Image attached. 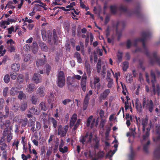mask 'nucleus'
<instances>
[{
  "instance_id": "obj_1",
  "label": "nucleus",
  "mask_w": 160,
  "mask_h": 160,
  "mask_svg": "<svg viewBox=\"0 0 160 160\" xmlns=\"http://www.w3.org/2000/svg\"><path fill=\"white\" fill-rule=\"evenodd\" d=\"M151 35V33L149 31L142 32L141 33L142 38H138L135 39L133 42V45L134 46L136 47L138 42H142L144 49V53L147 57L150 59V64L153 65L155 62H156L160 66V57H158L157 56V53L155 52L152 53L154 58L152 59L151 55L149 54L148 48L146 46L145 41L146 40L149 38Z\"/></svg>"
},
{
  "instance_id": "obj_2",
  "label": "nucleus",
  "mask_w": 160,
  "mask_h": 160,
  "mask_svg": "<svg viewBox=\"0 0 160 160\" xmlns=\"http://www.w3.org/2000/svg\"><path fill=\"white\" fill-rule=\"evenodd\" d=\"M78 82L75 78L71 76H68L67 78L66 83L68 89L72 92L78 86Z\"/></svg>"
},
{
  "instance_id": "obj_3",
  "label": "nucleus",
  "mask_w": 160,
  "mask_h": 160,
  "mask_svg": "<svg viewBox=\"0 0 160 160\" xmlns=\"http://www.w3.org/2000/svg\"><path fill=\"white\" fill-rule=\"evenodd\" d=\"M142 106L143 108H146L148 109L150 112H152L154 104L152 100H149L148 98H146L145 97H144Z\"/></svg>"
},
{
  "instance_id": "obj_4",
  "label": "nucleus",
  "mask_w": 160,
  "mask_h": 160,
  "mask_svg": "<svg viewBox=\"0 0 160 160\" xmlns=\"http://www.w3.org/2000/svg\"><path fill=\"white\" fill-rule=\"evenodd\" d=\"M92 138V134L91 132L90 134L88 132H87L85 135H82L79 138V141L83 145L85 144L86 142L87 144L91 143Z\"/></svg>"
},
{
  "instance_id": "obj_5",
  "label": "nucleus",
  "mask_w": 160,
  "mask_h": 160,
  "mask_svg": "<svg viewBox=\"0 0 160 160\" xmlns=\"http://www.w3.org/2000/svg\"><path fill=\"white\" fill-rule=\"evenodd\" d=\"M126 24L124 21H117L116 22L115 25H113V27H115L116 33L118 35V38H120L122 36L121 32H119L118 30L119 28H121V31L122 30L125 28ZM119 39V38H118Z\"/></svg>"
},
{
  "instance_id": "obj_6",
  "label": "nucleus",
  "mask_w": 160,
  "mask_h": 160,
  "mask_svg": "<svg viewBox=\"0 0 160 160\" xmlns=\"http://www.w3.org/2000/svg\"><path fill=\"white\" fill-rule=\"evenodd\" d=\"M53 33L49 34L48 35V41L49 44L52 45L53 43L54 44H57L58 41V36L56 33V30L54 29L52 31Z\"/></svg>"
},
{
  "instance_id": "obj_7",
  "label": "nucleus",
  "mask_w": 160,
  "mask_h": 160,
  "mask_svg": "<svg viewBox=\"0 0 160 160\" xmlns=\"http://www.w3.org/2000/svg\"><path fill=\"white\" fill-rule=\"evenodd\" d=\"M57 81L58 86L60 88H62L65 85V77L63 71H61L59 72Z\"/></svg>"
},
{
  "instance_id": "obj_8",
  "label": "nucleus",
  "mask_w": 160,
  "mask_h": 160,
  "mask_svg": "<svg viewBox=\"0 0 160 160\" xmlns=\"http://www.w3.org/2000/svg\"><path fill=\"white\" fill-rule=\"evenodd\" d=\"M68 128V125H65L63 128H62V125H59L58 128V135H61V137H64L66 136Z\"/></svg>"
},
{
  "instance_id": "obj_9",
  "label": "nucleus",
  "mask_w": 160,
  "mask_h": 160,
  "mask_svg": "<svg viewBox=\"0 0 160 160\" xmlns=\"http://www.w3.org/2000/svg\"><path fill=\"white\" fill-rule=\"evenodd\" d=\"M150 75L151 78V82L152 87V91L153 94L155 95L156 93V90L155 89V83L156 82V77L155 73L152 70L151 71Z\"/></svg>"
},
{
  "instance_id": "obj_10",
  "label": "nucleus",
  "mask_w": 160,
  "mask_h": 160,
  "mask_svg": "<svg viewBox=\"0 0 160 160\" xmlns=\"http://www.w3.org/2000/svg\"><path fill=\"white\" fill-rule=\"evenodd\" d=\"M90 99V97L88 96V94H86L84 99L83 103L82 109L83 110L85 111L87 108Z\"/></svg>"
},
{
  "instance_id": "obj_11",
  "label": "nucleus",
  "mask_w": 160,
  "mask_h": 160,
  "mask_svg": "<svg viewBox=\"0 0 160 160\" xmlns=\"http://www.w3.org/2000/svg\"><path fill=\"white\" fill-rule=\"evenodd\" d=\"M32 80L37 83H38L42 82L41 76L37 73H34Z\"/></svg>"
},
{
  "instance_id": "obj_12",
  "label": "nucleus",
  "mask_w": 160,
  "mask_h": 160,
  "mask_svg": "<svg viewBox=\"0 0 160 160\" xmlns=\"http://www.w3.org/2000/svg\"><path fill=\"white\" fill-rule=\"evenodd\" d=\"M110 92V90L109 89L105 90L102 93L100 94L99 97L100 99L101 100H105L107 97Z\"/></svg>"
},
{
  "instance_id": "obj_13",
  "label": "nucleus",
  "mask_w": 160,
  "mask_h": 160,
  "mask_svg": "<svg viewBox=\"0 0 160 160\" xmlns=\"http://www.w3.org/2000/svg\"><path fill=\"white\" fill-rule=\"evenodd\" d=\"M45 88L41 86L38 88L37 91V94L38 96L43 97L45 95L44 90Z\"/></svg>"
},
{
  "instance_id": "obj_14",
  "label": "nucleus",
  "mask_w": 160,
  "mask_h": 160,
  "mask_svg": "<svg viewBox=\"0 0 160 160\" xmlns=\"http://www.w3.org/2000/svg\"><path fill=\"white\" fill-rule=\"evenodd\" d=\"M54 97L52 93H51L48 96V98H47V100L48 102L50 104H51V108H53V102L54 100Z\"/></svg>"
},
{
  "instance_id": "obj_15",
  "label": "nucleus",
  "mask_w": 160,
  "mask_h": 160,
  "mask_svg": "<svg viewBox=\"0 0 160 160\" xmlns=\"http://www.w3.org/2000/svg\"><path fill=\"white\" fill-rule=\"evenodd\" d=\"M141 7L140 5L137 6L135 10L134 11L132 12L130 15L132 14H135L138 17H139L141 15L140 12Z\"/></svg>"
},
{
  "instance_id": "obj_16",
  "label": "nucleus",
  "mask_w": 160,
  "mask_h": 160,
  "mask_svg": "<svg viewBox=\"0 0 160 160\" xmlns=\"http://www.w3.org/2000/svg\"><path fill=\"white\" fill-rule=\"evenodd\" d=\"M38 43L42 51L45 52L48 51V48L45 43H44L42 41H39Z\"/></svg>"
},
{
  "instance_id": "obj_17",
  "label": "nucleus",
  "mask_w": 160,
  "mask_h": 160,
  "mask_svg": "<svg viewBox=\"0 0 160 160\" xmlns=\"http://www.w3.org/2000/svg\"><path fill=\"white\" fill-rule=\"evenodd\" d=\"M136 108L138 111L141 112L142 111V106L141 103L139 102V100L138 98H137L135 102Z\"/></svg>"
},
{
  "instance_id": "obj_18",
  "label": "nucleus",
  "mask_w": 160,
  "mask_h": 160,
  "mask_svg": "<svg viewBox=\"0 0 160 160\" xmlns=\"http://www.w3.org/2000/svg\"><path fill=\"white\" fill-rule=\"evenodd\" d=\"M85 67L86 70L87 74L90 76L91 73V68L90 64L87 61L85 62Z\"/></svg>"
},
{
  "instance_id": "obj_19",
  "label": "nucleus",
  "mask_w": 160,
  "mask_h": 160,
  "mask_svg": "<svg viewBox=\"0 0 160 160\" xmlns=\"http://www.w3.org/2000/svg\"><path fill=\"white\" fill-rule=\"evenodd\" d=\"M20 68V65L18 63H13L11 66V69L14 72L18 71Z\"/></svg>"
},
{
  "instance_id": "obj_20",
  "label": "nucleus",
  "mask_w": 160,
  "mask_h": 160,
  "mask_svg": "<svg viewBox=\"0 0 160 160\" xmlns=\"http://www.w3.org/2000/svg\"><path fill=\"white\" fill-rule=\"evenodd\" d=\"M154 155V158L156 159H159L160 158V146L155 150Z\"/></svg>"
},
{
  "instance_id": "obj_21",
  "label": "nucleus",
  "mask_w": 160,
  "mask_h": 160,
  "mask_svg": "<svg viewBox=\"0 0 160 160\" xmlns=\"http://www.w3.org/2000/svg\"><path fill=\"white\" fill-rule=\"evenodd\" d=\"M45 62V60L42 59H37L36 62L37 67L39 68L40 66L43 65Z\"/></svg>"
},
{
  "instance_id": "obj_22",
  "label": "nucleus",
  "mask_w": 160,
  "mask_h": 160,
  "mask_svg": "<svg viewBox=\"0 0 160 160\" xmlns=\"http://www.w3.org/2000/svg\"><path fill=\"white\" fill-rule=\"evenodd\" d=\"M38 108L36 107H31L29 110L28 113L31 114H35L38 115L39 112H38Z\"/></svg>"
},
{
  "instance_id": "obj_23",
  "label": "nucleus",
  "mask_w": 160,
  "mask_h": 160,
  "mask_svg": "<svg viewBox=\"0 0 160 160\" xmlns=\"http://www.w3.org/2000/svg\"><path fill=\"white\" fill-rule=\"evenodd\" d=\"M19 92L18 88L17 87H12L10 91V94L12 96H14L17 94Z\"/></svg>"
},
{
  "instance_id": "obj_24",
  "label": "nucleus",
  "mask_w": 160,
  "mask_h": 160,
  "mask_svg": "<svg viewBox=\"0 0 160 160\" xmlns=\"http://www.w3.org/2000/svg\"><path fill=\"white\" fill-rule=\"evenodd\" d=\"M35 88L34 84L30 83L28 86L27 90L28 92L31 93L34 90Z\"/></svg>"
},
{
  "instance_id": "obj_25",
  "label": "nucleus",
  "mask_w": 160,
  "mask_h": 160,
  "mask_svg": "<svg viewBox=\"0 0 160 160\" xmlns=\"http://www.w3.org/2000/svg\"><path fill=\"white\" fill-rule=\"evenodd\" d=\"M86 82L87 81L81 80L80 82V86L84 92H85L86 90Z\"/></svg>"
},
{
  "instance_id": "obj_26",
  "label": "nucleus",
  "mask_w": 160,
  "mask_h": 160,
  "mask_svg": "<svg viewBox=\"0 0 160 160\" xmlns=\"http://www.w3.org/2000/svg\"><path fill=\"white\" fill-rule=\"evenodd\" d=\"M74 57L77 58V61L79 63H82V59L80 54L79 52H76L74 54Z\"/></svg>"
},
{
  "instance_id": "obj_27",
  "label": "nucleus",
  "mask_w": 160,
  "mask_h": 160,
  "mask_svg": "<svg viewBox=\"0 0 160 160\" xmlns=\"http://www.w3.org/2000/svg\"><path fill=\"white\" fill-rule=\"evenodd\" d=\"M146 130L147 131L145 134L142 135V137L143 140H146L147 139L150 135V128H146Z\"/></svg>"
},
{
  "instance_id": "obj_28",
  "label": "nucleus",
  "mask_w": 160,
  "mask_h": 160,
  "mask_svg": "<svg viewBox=\"0 0 160 160\" xmlns=\"http://www.w3.org/2000/svg\"><path fill=\"white\" fill-rule=\"evenodd\" d=\"M28 122V120L27 118H25L23 119H22L21 121V127L22 128L25 127L27 124Z\"/></svg>"
},
{
  "instance_id": "obj_29",
  "label": "nucleus",
  "mask_w": 160,
  "mask_h": 160,
  "mask_svg": "<svg viewBox=\"0 0 160 160\" xmlns=\"http://www.w3.org/2000/svg\"><path fill=\"white\" fill-rule=\"evenodd\" d=\"M118 7L116 5H111L110 7L111 13L113 14H116L117 11Z\"/></svg>"
},
{
  "instance_id": "obj_30",
  "label": "nucleus",
  "mask_w": 160,
  "mask_h": 160,
  "mask_svg": "<svg viewBox=\"0 0 160 160\" xmlns=\"http://www.w3.org/2000/svg\"><path fill=\"white\" fill-rule=\"evenodd\" d=\"M148 122V119L147 116L145 118H143L142 119L141 124L142 126H147Z\"/></svg>"
},
{
  "instance_id": "obj_31",
  "label": "nucleus",
  "mask_w": 160,
  "mask_h": 160,
  "mask_svg": "<svg viewBox=\"0 0 160 160\" xmlns=\"http://www.w3.org/2000/svg\"><path fill=\"white\" fill-rule=\"evenodd\" d=\"M150 141H148L147 142L146 144L144 145L143 146V151L146 153H147L148 152V147L149 146L150 144Z\"/></svg>"
},
{
  "instance_id": "obj_32",
  "label": "nucleus",
  "mask_w": 160,
  "mask_h": 160,
  "mask_svg": "<svg viewBox=\"0 0 160 160\" xmlns=\"http://www.w3.org/2000/svg\"><path fill=\"white\" fill-rule=\"evenodd\" d=\"M9 111L8 107L6 106L4 109L5 113L4 115H3V117L4 118H6L8 117L9 114Z\"/></svg>"
},
{
  "instance_id": "obj_33",
  "label": "nucleus",
  "mask_w": 160,
  "mask_h": 160,
  "mask_svg": "<svg viewBox=\"0 0 160 160\" xmlns=\"http://www.w3.org/2000/svg\"><path fill=\"white\" fill-rule=\"evenodd\" d=\"M27 108V103L25 102H23L21 105L20 109L22 111H23L26 110Z\"/></svg>"
},
{
  "instance_id": "obj_34",
  "label": "nucleus",
  "mask_w": 160,
  "mask_h": 160,
  "mask_svg": "<svg viewBox=\"0 0 160 160\" xmlns=\"http://www.w3.org/2000/svg\"><path fill=\"white\" fill-rule=\"evenodd\" d=\"M17 80L18 83H22L24 80L23 75L21 74H19L17 78Z\"/></svg>"
},
{
  "instance_id": "obj_35",
  "label": "nucleus",
  "mask_w": 160,
  "mask_h": 160,
  "mask_svg": "<svg viewBox=\"0 0 160 160\" xmlns=\"http://www.w3.org/2000/svg\"><path fill=\"white\" fill-rule=\"evenodd\" d=\"M11 133L12 132L11 130H9L8 128H5L3 131V135L4 137H6Z\"/></svg>"
},
{
  "instance_id": "obj_36",
  "label": "nucleus",
  "mask_w": 160,
  "mask_h": 160,
  "mask_svg": "<svg viewBox=\"0 0 160 160\" xmlns=\"http://www.w3.org/2000/svg\"><path fill=\"white\" fill-rule=\"evenodd\" d=\"M128 62H123L122 64V69L124 71H126L128 68Z\"/></svg>"
},
{
  "instance_id": "obj_37",
  "label": "nucleus",
  "mask_w": 160,
  "mask_h": 160,
  "mask_svg": "<svg viewBox=\"0 0 160 160\" xmlns=\"http://www.w3.org/2000/svg\"><path fill=\"white\" fill-rule=\"evenodd\" d=\"M50 120L52 123L53 127L55 128H56L57 126V121L54 118H51Z\"/></svg>"
},
{
  "instance_id": "obj_38",
  "label": "nucleus",
  "mask_w": 160,
  "mask_h": 160,
  "mask_svg": "<svg viewBox=\"0 0 160 160\" xmlns=\"http://www.w3.org/2000/svg\"><path fill=\"white\" fill-rule=\"evenodd\" d=\"M3 80L6 83H8L10 81V76L8 74H7L4 77Z\"/></svg>"
},
{
  "instance_id": "obj_39",
  "label": "nucleus",
  "mask_w": 160,
  "mask_h": 160,
  "mask_svg": "<svg viewBox=\"0 0 160 160\" xmlns=\"http://www.w3.org/2000/svg\"><path fill=\"white\" fill-rule=\"evenodd\" d=\"M40 107L42 110L46 111L47 110V108L45 104L43 102H41L40 104Z\"/></svg>"
},
{
  "instance_id": "obj_40",
  "label": "nucleus",
  "mask_w": 160,
  "mask_h": 160,
  "mask_svg": "<svg viewBox=\"0 0 160 160\" xmlns=\"http://www.w3.org/2000/svg\"><path fill=\"white\" fill-rule=\"evenodd\" d=\"M94 88L97 90V93L98 94V91L100 90L101 87V84L100 83H96L93 84Z\"/></svg>"
},
{
  "instance_id": "obj_41",
  "label": "nucleus",
  "mask_w": 160,
  "mask_h": 160,
  "mask_svg": "<svg viewBox=\"0 0 160 160\" xmlns=\"http://www.w3.org/2000/svg\"><path fill=\"white\" fill-rule=\"evenodd\" d=\"M119 10L122 12H127V9L126 7L123 5H121L119 8Z\"/></svg>"
},
{
  "instance_id": "obj_42",
  "label": "nucleus",
  "mask_w": 160,
  "mask_h": 160,
  "mask_svg": "<svg viewBox=\"0 0 160 160\" xmlns=\"http://www.w3.org/2000/svg\"><path fill=\"white\" fill-rule=\"evenodd\" d=\"M93 118V116L92 115H91L90 116L88 119H87L86 126L87 127H88L89 126L92 120V118Z\"/></svg>"
},
{
  "instance_id": "obj_43",
  "label": "nucleus",
  "mask_w": 160,
  "mask_h": 160,
  "mask_svg": "<svg viewBox=\"0 0 160 160\" xmlns=\"http://www.w3.org/2000/svg\"><path fill=\"white\" fill-rule=\"evenodd\" d=\"M84 154L86 158H92V156L91 154V150H89L88 152H84Z\"/></svg>"
},
{
  "instance_id": "obj_44",
  "label": "nucleus",
  "mask_w": 160,
  "mask_h": 160,
  "mask_svg": "<svg viewBox=\"0 0 160 160\" xmlns=\"http://www.w3.org/2000/svg\"><path fill=\"white\" fill-rule=\"evenodd\" d=\"M42 39L43 40L45 41L47 39L46 32L45 30L42 29L41 30Z\"/></svg>"
},
{
  "instance_id": "obj_45",
  "label": "nucleus",
  "mask_w": 160,
  "mask_h": 160,
  "mask_svg": "<svg viewBox=\"0 0 160 160\" xmlns=\"http://www.w3.org/2000/svg\"><path fill=\"white\" fill-rule=\"evenodd\" d=\"M5 103L4 100L3 98L0 99V110H2L3 108L4 104Z\"/></svg>"
},
{
  "instance_id": "obj_46",
  "label": "nucleus",
  "mask_w": 160,
  "mask_h": 160,
  "mask_svg": "<svg viewBox=\"0 0 160 160\" xmlns=\"http://www.w3.org/2000/svg\"><path fill=\"white\" fill-rule=\"evenodd\" d=\"M118 57V62L119 63L121 62L122 60V52H118L117 55Z\"/></svg>"
},
{
  "instance_id": "obj_47",
  "label": "nucleus",
  "mask_w": 160,
  "mask_h": 160,
  "mask_svg": "<svg viewBox=\"0 0 160 160\" xmlns=\"http://www.w3.org/2000/svg\"><path fill=\"white\" fill-rule=\"evenodd\" d=\"M0 145H1L0 147V149L2 151L4 150L8 147L7 145L5 142L0 144Z\"/></svg>"
},
{
  "instance_id": "obj_48",
  "label": "nucleus",
  "mask_w": 160,
  "mask_h": 160,
  "mask_svg": "<svg viewBox=\"0 0 160 160\" xmlns=\"http://www.w3.org/2000/svg\"><path fill=\"white\" fill-rule=\"evenodd\" d=\"M59 151L60 152L62 153H64L67 152L68 151V147L67 146H65L63 148L62 147L59 148Z\"/></svg>"
},
{
  "instance_id": "obj_49",
  "label": "nucleus",
  "mask_w": 160,
  "mask_h": 160,
  "mask_svg": "<svg viewBox=\"0 0 160 160\" xmlns=\"http://www.w3.org/2000/svg\"><path fill=\"white\" fill-rule=\"evenodd\" d=\"M31 57V56L29 54H25L24 56V61L27 62L30 60V59Z\"/></svg>"
},
{
  "instance_id": "obj_50",
  "label": "nucleus",
  "mask_w": 160,
  "mask_h": 160,
  "mask_svg": "<svg viewBox=\"0 0 160 160\" xmlns=\"http://www.w3.org/2000/svg\"><path fill=\"white\" fill-rule=\"evenodd\" d=\"M12 133H10L8 135H7V141L8 142H9L12 139Z\"/></svg>"
},
{
  "instance_id": "obj_51",
  "label": "nucleus",
  "mask_w": 160,
  "mask_h": 160,
  "mask_svg": "<svg viewBox=\"0 0 160 160\" xmlns=\"http://www.w3.org/2000/svg\"><path fill=\"white\" fill-rule=\"evenodd\" d=\"M72 101L70 99H66L62 101V102L63 104L64 105H66L68 103H69L70 102Z\"/></svg>"
},
{
  "instance_id": "obj_52",
  "label": "nucleus",
  "mask_w": 160,
  "mask_h": 160,
  "mask_svg": "<svg viewBox=\"0 0 160 160\" xmlns=\"http://www.w3.org/2000/svg\"><path fill=\"white\" fill-rule=\"evenodd\" d=\"M114 153V152H113L112 151L110 150L107 154L105 157L106 158H108V157H112Z\"/></svg>"
},
{
  "instance_id": "obj_53",
  "label": "nucleus",
  "mask_w": 160,
  "mask_h": 160,
  "mask_svg": "<svg viewBox=\"0 0 160 160\" xmlns=\"http://www.w3.org/2000/svg\"><path fill=\"white\" fill-rule=\"evenodd\" d=\"M102 69L101 72L103 76V78H104L106 74V68L105 66L104 65L102 66Z\"/></svg>"
},
{
  "instance_id": "obj_54",
  "label": "nucleus",
  "mask_w": 160,
  "mask_h": 160,
  "mask_svg": "<svg viewBox=\"0 0 160 160\" xmlns=\"http://www.w3.org/2000/svg\"><path fill=\"white\" fill-rule=\"evenodd\" d=\"M8 33L9 34H11L14 31V27L13 26H11L10 28H8Z\"/></svg>"
},
{
  "instance_id": "obj_55",
  "label": "nucleus",
  "mask_w": 160,
  "mask_h": 160,
  "mask_svg": "<svg viewBox=\"0 0 160 160\" xmlns=\"http://www.w3.org/2000/svg\"><path fill=\"white\" fill-rule=\"evenodd\" d=\"M100 79L99 77H95L93 79V84L100 83Z\"/></svg>"
},
{
  "instance_id": "obj_56",
  "label": "nucleus",
  "mask_w": 160,
  "mask_h": 160,
  "mask_svg": "<svg viewBox=\"0 0 160 160\" xmlns=\"http://www.w3.org/2000/svg\"><path fill=\"white\" fill-rule=\"evenodd\" d=\"M25 96V94L22 91H20L18 96V98L20 99H22L24 96Z\"/></svg>"
},
{
  "instance_id": "obj_57",
  "label": "nucleus",
  "mask_w": 160,
  "mask_h": 160,
  "mask_svg": "<svg viewBox=\"0 0 160 160\" xmlns=\"http://www.w3.org/2000/svg\"><path fill=\"white\" fill-rule=\"evenodd\" d=\"M134 155V153L132 150L131 152V153L129 155V160H133Z\"/></svg>"
},
{
  "instance_id": "obj_58",
  "label": "nucleus",
  "mask_w": 160,
  "mask_h": 160,
  "mask_svg": "<svg viewBox=\"0 0 160 160\" xmlns=\"http://www.w3.org/2000/svg\"><path fill=\"white\" fill-rule=\"evenodd\" d=\"M95 143L94 146V147L95 149H98L99 145V141L98 140H96L95 141Z\"/></svg>"
},
{
  "instance_id": "obj_59",
  "label": "nucleus",
  "mask_w": 160,
  "mask_h": 160,
  "mask_svg": "<svg viewBox=\"0 0 160 160\" xmlns=\"http://www.w3.org/2000/svg\"><path fill=\"white\" fill-rule=\"evenodd\" d=\"M106 132L105 133L106 136L108 137L109 134V132L111 130L110 127H108L106 128Z\"/></svg>"
},
{
  "instance_id": "obj_60",
  "label": "nucleus",
  "mask_w": 160,
  "mask_h": 160,
  "mask_svg": "<svg viewBox=\"0 0 160 160\" xmlns=\"http://www.w3.org/2000/svg\"><path fill=\"white\" fill-rule=\"evenodd\" d=\"M105 114L104 111L102 110V109H101L100 111V112L99 113V114L100 117V118L102 119L103 117H104V115Z\"/></svg>"
},
{
  "instance_id": "obj_61",
  "label": "nucleus",
  "mask_w": 160,
  "mask_h": 160,
  "mask_svg": "<svg viewBox=\"0 0 160 160\" xmlns=\"http://www.w3.org/2000/svg\"><path fill=\"white\" fill-rule=\"evenodd\" d=\"M10 124L11 122L9 120H7L6 121L5 123L3 122V124L6 127V128H8V127H9Z\"/></svg>"
},
{
  "instance_id": "obj_62",
  "label": "nucleus",
  "mask_w": 160,
  "mask_h": 160,
  "mask_svg": "<svg viewBox=\"0 0 160 160\" xmlns=\"http://www.w3.org/2000/svg\"><path fill=\"white\" fill-rule=\"evenodd\" d=\"M129 78L127 80V82L128 83H131L133 81V78L132 74L129 75Z\"/></svg>"
},
{
  "instance_id": "obj_63",
  "label": "nucleus",
  "mask_w": 160,
  "mask_h": 160,
  "mask_svg": "<svg viewBox=\"0 0 160 160\" xmlns=\"http://www.w3.org/2000/svg\"><path fill=\"white\" fill-rule=\"evenodd\" d=\"M31 46L29 45L28 44H26L23 47V49L25 51H28L30 50Z\"/></svg>"
},
{
  "instance_id": "obj_64",
  "label": "nucleus",
  "mask_w": 160,
  "mask_h": 160,
  "mask_svg": "<svg viewBox=\"0 0 160 160\" xmlns=\"http://www.w3.org/2000/svg\"><path fill=\"white\" fill-rule=\"evenodd\" d=\"M37 100V98H36L35 96H33L32 97V102L33 104H35L36 103Z\"/></svg>"
}]
</instances>
